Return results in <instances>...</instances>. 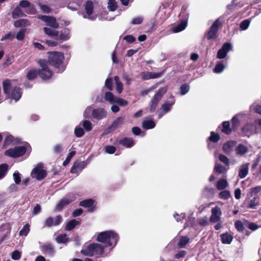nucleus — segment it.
<instances>
[{
	"instance_id": "obj_1",
	"label": "nucleus",
	"mask_w": 261,
	"mask_h": 261,
	"mask_svg": "<svg viewBox=\"0 0 261 261\" xmlns=\"http://www.w3.org/2000/svg\"><path fill=\"white\" fill-rule=\"evenodd\" d=\"M119 239V235L114 230H108L101 232L98 233L97 241L105 245V247H114Z\"/></svg>"
},
{
	"instance_id": "obj_2",
	"label": "nucleus",
	"mask_w": 261,
	"mask_h": 261,
	"mask_svg": "<svg viewBox=\"0 0 261 261\" xmlns=\"http://www.w3.org/2000/svg\"><path fill=\"white\" fill-rule=\"evenodd\" d=\"M48 64L52 65L58 70V72H63L66 68V64L64 62L65 57L61 52H48Z\"/></svg>"
},
{
	"instance_id": "obj_3",
	"label": "nucleus",
	"mask_w": 261,
	"mask_h": 261,
	"mask_svg": "<svg viewBox=\"0 0 261 261\" xmlns=\"http://www.w3.org/2000/svg\"><path fill=\"white\" fill-rule=\"evenodd\" d=\"M110 251V250L106 252L105 247L101 244L93 243L85 245L81 252L85 255L91 256L93 255H100L107 254Z\"/></svg>"
},
{
	"instance_id": "obj_4",
	"label": "nucleus",
	"mask_w": 261,
	"mask_h": 261,
	"mask_svg": "<svg viewBox=\"0 0 261 261\" xmlns=\"http://www.w3.org/2000/svg\"><path fill=\"white\" fill-rule=\"evenodd\" d=\"M11 83L9 80H6L3 82V88L5 93L9 95V97L11 99H13L15 101H18L21 97L22 92L21 89L19 87H15L10 91V88L11 87Z\"/></svg>"
},
{
	"instance_id": "obj_5",
	"label": "nucleus",
	"mask_w": 261,
	"mask_h": 261,
	"mask_svg": "<svg viewBox=\"0 0 261 261\" xmlns=\"http://www.w3.org/2000/svg\"><path fill=\"white\" fill-rule=\"evenodd\" d=\"M40 68L38 70L39 76L43 80H49L53 75V72L48 66V63L45 60H40L38 61Z\"/></svg>"
},
{
	"instance_id": "obj_6",
	"label": "nucleus",
	"mask_w": 261,
	"mask_h": 261,
	"mask_svg": "<svg viewBox=\"0 0 261 261\" xmlns=\"http://www.w3.org/2000/svg\"><path fill=\"white\" fill-rule=\"evenodd\" d=\"M30 146H16L14 148H10L5 152V154L7 156L12 158H18L23 155L27 151Z\"/></svg>"
},
{
	"instance_id": "obj_7",
	"label": "nucleus",
	"mask_w": 261,
	"mask_h": 261,
	"mask_svg": "<svg viewBox=\"0 0 261 261\" xmlns=\"http://www.w3.org/2000/svg\"><path fill=\"white\" fill-rule=\"evenodd\" d=\"M167 92V88L163 87L160 88L158 91L155 94L153 98L152 99L149 108V112L152 113L155 111L156 108L161 100L162 97Z\"/></svg>"
},
{
	"instance_id": "obj_8",
	"label": "nucleus",
	"mask_w": 261,
	"mask_h": 261,
	"mask_svg": "<svg viewBox=\"0 0 261 261\" xmlns=\"http://www.w3.org/2000/svg\"><path fill=\"white\" fill-rule=\"evenodd\" d=\"M85 12L83 13V16L84 18L93 20L96 19V15L93 14L94 4L91 1H88L84 4Z\"/></svg>"
},
{
	"instance_id": "obj_9",
	"label": "nucleus",
	"mask_w": 261,
	"mask_h": 261,
	"mask_svg": "<svg viewBox=\"0 0 261 261\" xmlns=\"http://www.w3.org/2000/svg\"><path fill=\"white\" fill-rule=\"evenodd\" d=\"M31 176L33 178L40 180L46 176V171L41 165H38L33 169Z\"/></svg>"
},
{
	"instance_id": "obj_10",
	"label": "nucleus",
	"mask_w": 261,
	"mask_h": 261,
	"mask_svg": "<svg viewBox=\"0 0 261 261\" xmlns=\"http://www.w3.org/2000/svg\"><path fill=\"white\" fill-rule=\"evenodd\" d=\"M222 214V213L221 208L218 205H216L211 210V215L210 217V221L212 223L220 222Z\"/></svg>"
},
{
	"instance_id": "obj_11",
	"label": "nucleus",
	"mask_w": 261,
	"mask_h": 261,
	"mask_svg": "<svg viewBox=\"0 0 261 261\" xmlns=\"http://www.w3.org/2000/svg\"><path fill=\"white\" fill-rule=\"evenodd\" d=\"M174 103L175 100L174 99L170 101H166L162 105L160 110L158 111L159 118H161L165 114L169 112Z\"/></svg>"
},
{
	"instance_id": "obj_12",
	"label": "nucleus",
	"mask_w": 261,
	"mask_h": 261,
	"mask_svg": "<svg viewBox=\"0 0 261 261\" xmlns=\"http://www.w3.org/2000/svg\"><path fill=\"white\" fill-rule=\"evenodd\" d=\"M38 18L42 20L43 21L45 22L46 25L51 28L57 29L59 27L58 23L57 22L56 19L53 17L49 16L40 15L38 16Z\"/></svg>"
},
{
	"instance_id": "obj_13",
	"label": "nucleus",
	"mask_w": 261,
	"mask_h": 261,
	"mask_svg": "<svg viewBox=\"0 0 261 261\" xmlns=\"http://www.w3.org/2000/svg\"><path fill=\"white\" fill-rule=\"evenodd\" d=\"M232 45L230 43H225L220 48L217 55V58L222 59L226 57L227 53L231 50Z\"/></svg>"
},
{
	"instance_id": "obj_14",
	"label": "nucleus",
	"mask_w": 261,
	"mask_h": 261,
	"mask_svg": "<svg viewBox=\"0 0 261 261\" xmlns=\"http://www.w3.org/2000/svg\"><path fill=\"white\" fill-rule=\"evenodd\" d=\"M107 112L103 108H97L92 110V117L96 120H101L106 118Z\"/></svg>"
},
{
	"instance_id": "obj_15",
	"label": "nucleus",
	"mask_w": 261,
	"mask_h": 261,
	"mask_svg": "<svg viewBox=\"0 0 261 261\" xmlns=\"http://www.w3.org/2000/svg\"><path fill=\"white\" fill-rule=\"evenodd\" d=\"M220 22L219 19H217L213 24L210 28V31L207 34V38L208 39H213L216 38V34L218 31V27L220 25Z\"/></svg>"
},
{
	"instance_id": "obj_16",
	"label": "nucleus",
	"mask_w": 261,
	"mask_h": 261,
	"mask_svg": "<svg viewBox=\"0 0 261 261\" xmlns=\"http://www.w3.org/2000/svg\"><path fill=\"white\" fill-rule=\"evenodd\" d=\"M70 37V31L68 29L64 28L60 32H58L56 40L61 42L68 40Z\"/></svg>"
},
{
	"instance_id": "obj_17",
	"label": "nucleus",
	"mask_w": 261,
	"mask_h": 261,
	"mask_svg": "<svg viewBox=\"0 0 261 261\" xmlns=\"http://www.w3.org/2000/svg\"><path fill=\"white\" fill-rule=\"evenodd\" d=\"M249 149L247 144L240 143L236 145L235 152L237 155L243 156L248 152Z\"/></svg>"
},
{
	"instance_id": "obj_18",
	"label": "nucleus",
	"mask_w": 261,
	"mask_h": 261,
	"mask_svg": "<svg viewBox=\"0 0 261 261\" xmlns=\"http://www.w3.org/2000/svg\"><path fill=\"white\" fill-rule=\"evenodd\" d=\"M236 143L233 141H229L225 143L223 146V150L225 153L230 154L233 151L235 150Z\"/></svg>"
},
{
	"instance_id": "obj_19",
	"label": "nucleus",
	"mask_w": 261,
	"mask_h": 261,
	"mask_svg": "<svg viewBox=\"0 0 261 261\" xmlns=\"http://www.w3.org/2000/svg\"><path fill=\"white\" fill-rule=\"evenodd\" d=\"M61 219L62 217L60 216H57L54 218L52 217H48L46 219L45 224L48 227L56 226L60 223Z\"/></svg>"
},
{
	"instance_id": "obj_20",
	"label": "nucleus",
	"mask_w": 261,
	"mask_h": 261,
	"mask_svg": "<svg viewBox=\"0 0 261 261\" xmlns=\"http://www.w3.org/2000/svg\"><path fill=\"white\" fill-rule=\"evenodd\" d=\"M74 199V196H69L68 197H65L57 204L56 210L58 211L61 210L64 206L73 201Z\"/></svg>"
},
{
	"instance_id": "obj_21",
	"label": "nucleus",
	"mask_w": 261,
	"mask_h": 261,
	"mask_svg": "<svg viewBox=\"0 0 261 261\" xmlns=\"http://www.w3.org/2000/svg\"><path fill=\"white\" fill-rule=\"evenodd\" d=\"M86 165L84 161L75 162L71 169V173L77 174L85 167Z\"/></svg>"
},
{
	"instance_id": "obj_22",
	"label": "nucleus",
	"mask_w": 261,
	"mask_h": 261,
	"mask_svg": "<svg viewBox=\"0 0 261 261\" xmlns=\"http://www.w3.org/2000/svg\"><path fill=\"white\" fill-rule=\"evenodd\" d=\"M242 132L244 135L249 136L254 132H257V129H256L255 124L247 123L243 127Z\"/></svg>"
},
{
	"instance_id": "obj_23",
	"label": "nucleus",
	"mask_w": 261,
	"mask_h": 261,
	"mask_svg": "<svg viewBox=\"0 0 261 261\" xmlns=\"http://www.w3.org/2000/svg\"><path fill=\"white\" fill-rule=\"evenodd\" d=\"M249 163H245L240 166L238 174L240 178H243L248 175L249 172Z\"/></svg>"
},
{
	"instance_id": "obj_24",
	"label": "nucleus",
	"mask_w": 261,
	"mask_h": 261,
	"mask_svg": "<svg viewBox=\"0 0 261 261\" xmlns=\"http://www.w3.org/2000/svg\"><path fill=\"white\" fill-rule=\"evenodd\" d=\"M124 122V118L123 117H118L115 120L111 126L108 128V132H112L119 126H120Z\"/></svg>"
},
{
	"instance_id": "obj_25",
	"label": "nucleus",
	"mask_w": 261,
	"mask_h": 261,
	"mask_svg": "<svg viewBox=\"0 0 261 261\" xmlns=\"http://www.w3.org/2000/svg\"><path fill=\"white\" fill-rule=\"evenodd\" d=\"M119 143L126 148H130L135 144L133 139L127 137L124 138L119 140Z\"/></svg>"
},
{
	"instance_id": "obj_26",
	"label": "nucleus",
	"mask_w": 261,
	"mask_h": 261,
	"mask_svg": "<svg viewBox=\"0 0 261 261\" xmlns=\"http://www.w3.org/2000/svg\"><path fill=\"white\" fill-rule=\"evenodd\" d=\"M44 32L47 35L51 37L56 40L57 36H58V31L56 29L53 28L45 27L43 29Z\"/></svg>"
},
{
	"instance_id": "obj_27",
	"label": "nucleus",
	"mask_w": 261,
	"mask_h": 261,
	"mask_svg": "<svg viewBox=\"0 0 261 261\" xmlns=\"http://www.w3.org/2000/svg\"><path fill=\"white\" fill-rule=\"evenodd\" d=\"M187 26V20H185L181 21L180 23L176 26H174L172 29L173 33H177L184 30Z\"/></svg>"
},
{
	"instance_id": "obj_28",
	"label": "nucleus",
	"mask_w": 261,
	"mask_h": 261,
	"mask_svg": "<svg viewBox=\"0 0 261 261\" xmlns=\"http://www.w3.org/2000/svg\"><path fill=\"white\" fill-rule=\"evenodd\" d=\"M220 237L223 244H229L233 239L232 236L228 233H223Z\"/></svg>"
},
{
	"instance_id": "obj_29",
	"label": "nucleus",
	"mask_w": 261,
	"mask_h": 261,
	"mask_svg": "<svg viewBox=\"0 0 261 261\" xmlns=\"http://www.w3.org/2000/svg\"><path fill=\"white\" fill-rule=\"evenodd\" d=\"M155 126V123L152 120L146 119L142 122V127L146 129H152Z\"/></svg>"
},
{
	"instance_id": "obj_30",
	"label": "nucleus",
	"mask_w": 261,
	"mask_h": 261,
	"mask_svg": "<svg viewBox=\"0 0 261 261\" xmlns=\"http://www.w3.org/2000/svg\"><path fill=\"white\" fill-rule=\"evenodd\" d=\"M226 65H227V62H225V64H224L223 63V62H218L216 64V65L215 67L214 68V69H213L214 72L215 73H221L224 70L225 68L226 67Z\"/></svg>"
},
{
	"instance_id": "obj_31",
	"label": "nucleus",
	"mask_w": 261,
	"mask_h": 261,
	"mask_svg": "<svg viewBox=\"0 0 261 261\" xmlns=\"http://www.w3.org/2000/svg\"><path fill=\"white\" fill-rule=\"evenodd\" d=\"M18 140L17 139H15L13 136L8 135L4 140V147H6L7 145L11 143L15 144L18 142Z\"/></svg>"
},
{
	"instance_id": "obj_32",
	"label": "nucleus",
	"mask_w": 261,
	"mask_h": 261,
	"mask_svg": "<svg viewBox=\"0 0 261 261\" xmlns=\"http://www.w3.org/2000/svg\"><path fill=\"white\" fill-rule=\"evenodd\" d=\"M228 185L227 181L225 179H220L217 184V188L219 190L225 189Z\"/></svg>"
},
{
	"instance_id": "obj_33",
	"label": "nucleus",
	"mask_w": 261,
	"mask_h": 261,
	"mask_svg": "<svg viewBox=\"0 0 261 261\" xmlns=\"http://www.w3.org/2000/svg\"><path fill=\"white\" fill-rule=\"evenodd\" d=\"M38 74V71L36 69H30L27 74V77L29 80H33L35 79Z\"/></svg>"
},
{
	"instance_id": "obj_34",
	"label": "nucleus",
	"mask_w": 261,
	"mask_h": 261,
	"mask_svg": "<svg viewBox=\"0 0 261 261\" xmlns=\"http://www.w3.org/2000/svg\"><path fill=\"white\" fill-rule=\"evenodd\" d=\"M117 97L115 96L113 94L110 92H107L105 95V99L109 101L110 103H115Z\"/></svg>"
},
{
	"instance_id": "obj_35",
	"label": "nucleus",
	"mask_w": 261,
	"mask_h": 261,
	"mask_svg": "<svg viewBox=\"0 0 261 261\" xmlns=\"http://www.w3.org/2000/svg\"><path fill=\"white\" fill-rule=\"evenodd\" d=\"M30 24L29 21L25 19H19L15 21L14 22V25L16 27H24Z\"/></svg>"
},
{
	"instance_id": "obj_36",
	"label": "nucleus",
	"mask_w": 261,
	"mask_h": 261,
	"mask_svg": "<svg viewBox=\"0 0 261 261\" xmlns=\"http://www.w3.org/2000/svg\"><path fill=\"white\" fill-rule=\"evenodd\" d=\"M8 169V166L6 164L0 165V180L6 175Z\"/></svg>"
},
{
	"instance_id": "obj_37",
	"label": "nucleus",
	"mask_w": 261,
	"mask_h": 261,
	"mask_svg": "<svg viewBox=\"0 0 261 261\" xmlns=\"http://www.w3.org/2000/svg\"><path fill=\"white\" fill-rule=\"evenodd\" d=\"M114 80L115 82L116 90L119 93H121L123 90V84L119 81V77L117 76H115L114 77Z\"/></svg>"
},
{
	"instance_id": "obj_38",
	"label": "nucleus",
	"mask_w": 261,
	"mask_h": 261,
	"mask_svg": "<svg viewBox=\"0 0 261 261\" xmlns=\"http://www.w3.org/2000/svg\"><path fill=\"white\" fill-rule=\"evenodd\" d=\"M79 222L76 220H72L67 223L66 229L67 230H71L73 229L75 226L79 224Z\"/></svg>"
},
{
	"instance_id": "obj_39",
	"label": "nucleus",
	"mask_w": 261,
	"mask_h": 261,
	"mask_svg": "<svg viewBox=\"0 0 261 261\" xmlns=\"http://www.w3.org/2000/svg\"><path fill=\"white\" fill-rule=\"evenodd\" d=\"M22 16H23V13L21 11L20 8L19 7L15 8L12 12V16L13 18L16 19Z\"/></svg>"
},
{
	"instance_id": "obj_40",
	"label": "nucleus",
	"mask_w": 261,
	"mask_h": 261,
	"mask_svg": "<svg viewBox=\"0 0 261 261\" xmlns=\"http://www.w3.org/2000/svg\"><path fill=\"white\" fill-rule=\"evenodd\" d=\"M56 240L58 243H66L68 242V238L66 234H61L58 236Z\"/></svg>"
},
{
	"instance_id": "obj_41",
	"label": "nucleus",
	"mask_w": 261,
	"mask_h": 261,
	"mask_svg": "<svg viewBox=\"0 0 261 261\" xmlns=\"http://www.w3.org/2000/svg\"><path fill=\"white\" fill-rule=\"evenodd\" d=\"M189 242V238L187 237H182L180 238L178 245L180 248L184 247Z\"/></svg>"
},
{
	"instance_id": "obj_42",
	"label": "nucleus",
	"mask_w": 261,
	"mask_h": 261,
	"mask_svg": "<svg viewBox=\"0 0 261 261\" xmlns=\"http://www.w3.org/2000/svg\"><path fill=\"white\" fill-rule=\"evenodd\" d=\"M94 204L93 200L91 199L83 200L80 202V205L85 207H90Z\"/></svg>"
},
{
	"instance_id": "obj_43",
	"label": "nucleus",
	"mask_w": 261,
	"mask_h": 261,
	"mask_svg": "<svg viewBox=\"0 0 261 261\" xmlns=\"http://www.w3.org/2000/svg\"><path fill=\"white\" fill-rule=\"evenodd\" d=\"M108 8L111 11H115L117 7V3L115 0H108Z\"/></svg>"
},
{
	"instance_id": "obj_44",
	"label": "nucleus",
	"mask_w": 261,
	"mask_h": 261,
	"mask_svg": "<svg viewBox=\"0 0 261 261\" xmlns=\"http://www.w3.org/2000/svg\"><path fill=\"white\" fill-rule=\"evenodd\" d=\"M222 132L226 134H229L231 132V129L230 128V123L228 121H224L223 123V129H222Z\"/></svg>"
},
{
	"instance_id": "obj_45",
	"label": "nucleus",
	"mask_w": 261,
	"mask_h": 261,
	"mask_svg": "<svg viewBox=\"0 0 261 261\" xmlns=\"http://www.w3.org/2000/svg\"><path fill=\"white\" fill-rule=\"evenodd\" d=\"M219 197L221 199L227 200L230 198V194L228 191L224 190L219 193Z\"/></svg>"
},
{
	"instance_id": "obj_46",
	"label": "nucleus",
	"mask_w": 261,
	"mask_h": 261,
	"mask_svg": "<svg viewBox=\"0 0 261 261\" xmlns=\"http://www.w3.org/2000/svg\"><path fill=\"white\" fill-rule=\"evenodd\" d=\"M144 20V17L142 16H138L133 18L131 21L130 23L134 25L140 24H141Z\"/></svg>"
},
{
	"instance_id": "obj_47",
	"label": "nucleus",
	"mask_w": 261,
	"mask_h": 261,
	"mask_svg": "<svg viewBox=\"0 0 261 261\" xmlns=\"http://www.w3.org/2000/svg\"><path fill=\"white\" fill-rule=\"evenodd\" d=\"M261 192V186H258L257 187H255L254 188H251L250 189L249 191V194L250 196L252 197L253 196H255L258 193H260Z\"/></svg>"
},
{
	"instance_id": "obj_48",
	"label": "nucleus",
	"mask_w": 261,
	"mask_h": 261,
	"mask_svg": "<svg viewBox=\"0 0 261 261\" xmlns=\"http://www.w3.org/2000/svg\"><path fill=\"white\" fill-rule=\"evenodd\" d=\"M214 170L220 174L225 173L227 171V169L225 167L218 164H216Z\"/></svg>"
},
{
	"instance_id": "obj_49",
	"label": "nucleus",
	"mask_w": 261,
	"mask_h": 261,
	"mask_svg": "<svg viewBox=\"0 0 261 261\" xmlns=\"http://www.w3.org/2000/svg\"><path fill=\"white\" fill-rule=\"evenodd\" d=\"M93 108L91 106L87 107L84 111V116L85 118H88L91 117V114L92 116V110Z\"/></svg>"
},
{
	"instance_id": "obj_50",
	"label": "nucleus",
	"mask_w": 261,
	"mask_h": 261,
	"mask_svg": "<svg viewBox=\"0 0 261 261\" xmlns=\"http://www.w3.org/2000/svg\"><path fill=\"white\" fill-rule=\"evenodd\" d=\"M250 23V21L248 19L243 20L240 24L241 29L243 31L247 30L249 26Z\"/></svg>"
},
{
	"instance_id": "obj_51",
	"label": "nucleus",
	"mask_w": 261,
	"mask_h": 261,
	"mask_svg": "<svg viewBox=\"0 0 261 261\" xmlns=\"http://www.w3.org/2000/svg\"><path fill=\"white\" fill-rule=\"evenodd\" d=\"M83 126L87 132H89L92 129V124L91 122L88 120H84L83 121Z\"/></svg>"
},
{
	"instance_id": "obj_52",
	"label": "nucleus",
	"mask_w": 261,
	"mask_h": 261,
	"mask_svg": "<svg viewBox=\"0 0 261 261\" xmlns=\"http://www.w3.org/2000/svg\"><path fill=\"white\" fill-rule=\"evenodd\" d=\"M190 90V86L189 85L184 84L180 87V93L182 95L187 94Z\"/></svg>"
},
{
	"instance_id": "obj_53",
	"label": "nucleus",
	"mask_w": 261,
	"mask_h": 261,
	"mask_svg": "<svg viewBox=\"0 0 261 261\" xmlns=\"http://www.w3.org/2000/svg\"><path fill=\"white\" fill-rule=\"evenodd\" d=\"M30 231V225L28 224H26L22 228V229L19 231L20 236H26Z\"/></svg>"
},
{
	"instance_id": "obj_54",
	"label": "nucleus",
	"mask_w": 261,
	"mask_h": 261,
	"mask_svg": "<svg viewBox=\"0 0 261 261\" xmlns=\"http://www.w3.org/2000/svg\"><path fill=\"white\" fill-rule=\"evenodd\" d=\"M13 177L15 184L19 185L21 182V176L19 172L15 171L13 174Z\"/></svg>"
},
{
	"instance_id": "obj_55",
	"label": "nucleus",
	"mask_w": 261,
	"mask_h": 261,
	"mask_svg": "<svg viewBox=\"0 0 261 261\" xmlns=\"http://www.w3.org/2000/svg\"><path fill=\"white\" fill-rule=\"evenodd\" d=\"M116 150V148L115 146L112 145L106 146L104 148L105 151L109 154L114 153L115 152Z\"/></svg>"
},
{
	"instance_id": "obj_56",
	"label": "nucleus",
	"mask_w": 261,
	"mask_h": 261,
	"mask_svg": "<svg viewBox=\"0 0 261 261\" xmlns=\"http://www.w3.org/2000/svg\"><path fill=\"white\" fill-rule=\"evenodd\" d=\"M239 116H240L239 115L234 116L231 120V123L232 127L234 129L237 128L239 125Z\"/></svg>"
},
{
	"instance_id": "obj_57",
	"label": "nucleus",
	"mask_w": 261,
	"mask_h": 261,
	"mask_svg": "<svg viewBox=\"0 0 261 261\" xmlns=\"http://www.w3.org/2000/svg\"><path fill=\"white\" fill-rule=\"evenodd\" d=\"M75 151H71L68 154V155L67 156L66 160L64 161V162L63 163V165L64 166H66L70 162L71 159L75 155Z\"/></svg>"
},
{
	"instance_id": "obj_58",
	"label": "nucleus",
	"mask_w": 261,
	"mask_h": 261,
	"mask_svg": "<svg viewBox=\"0 0 261 261\" xmlns=\"http://www.w3.org/2000/svg\"><path fill=\"white\" fill-rule=\"evenodd\" d=\"M209 139L213 142H217L220 140V136L218 134H215L214 132H212L211 133Z\"/></svg>"
},
{
	"instance_id": "obj_59",
	"label": "nucleus",
	"mask_w": 261,
	"mask_h": 261,
	"mask_svg": "<svg viewBox=\"0 0 261 261\" xmlns=\"http://www.w3.org/2000/svg\"><path fill=\"white\" fill-rule=\"evenodd\" d=\"M74 134L77 137H81L84 134V129L80 127H76L74 129Z\"/></svg>"
},
{
	"instance_id": "obj_60",
	"label": "nucleus",
	"mask_w": 261,
	"mask_h": 261,
	"mask_svg": "<svg viewBox=\"0 0 261 261\" xmlns=\"http://www.w3.org/2000/svg\"><path fill=\"white\" fill-rule=\"evenodd\" d=\"M132 133L135 135L141 134L143 137L145 135V132H142L141 129L138 127H134L132 128Z\"/></svg>"
},
{
	"instance_id": "obj_61",
	"label": "nucleus",
	"mask_w": 261,
	"mask_h": 261,
	"mask_svg": "<svg viewBox=\"0 0 261 261\" xmlns=\"http://www.w3.org/2000/svg\"><path fill=\"white\" fill-rule=\"evenodd\" d=\"M219 159L226 166H228L229 165V160L225 155L223 154H220L219 156Z\"/></svg>"
},
{
	"instance_id": "obj_62",
	"label": "nucleus",
	"mask_w": 261,
	"mask_h": 261,
	"mask_svg": "<svg viewBox=\"0 0 261 261\" xmlns=\"http://www.w3.org/2000/svg\"><path fill=\"white\" fill-rule=\"evenodd\" d=\"M24 35L25 30L21 29L17 33L16 38L18 40L21 41L24 39Z\"/></svg>"
},
{
	"instance_id": "obj_63",
	"label": "nucleus",
	"mask_w": 261,
	"mask_h": 261,
	"mask_svg": "<svg viewBox=\"0 0 261 261\" xmlns=\"http://www.w3.org/2000/svg\"><path fill=\"white\" fill-rule=\"evenodd\" d=\"M236 228L239 231H243L244 225L241 221H237L234 223Z\"/></svg>"
},
{
	"instance_id": "obj_64",
	"label": "nucleus",
	"mask_w": 261,
	"mask_h": 261,
	"mask_svg": "<svg viewBox=\"0 0 261 261\" xmlns=\"http://www.w3.org/2000/svg\"><path fill=\"white\" fill-rule=\"evenodd\" d=\"M258 203V202L256 198H253L250 200L248 207L250 208H254L257 205Z\"/></svg>"
}]
</instances>
